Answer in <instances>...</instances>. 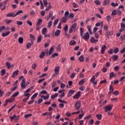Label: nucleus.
I'll return each mask as SVG.
<instances>
[{
    "label": "nucleus",
    "instance_id": "60",
    "mask_svg": "<svg viewBox=\"0 0 125 125\" xmlns=\"http://www.w3.org/2000/svg\"><path fill=\"white\" fill-rule=\"evenodd\" d=\"M32 46V45L31 44L30 42H28L27 43V44H26V47H27V48H31V47Z\"/></svg>",
    "mask_w": 125,
    "mask_h": 125
},
{
    "label": "nucleus",
    "instance_id": "43",
    "mask_svg": "<svg viewBox=\"0 0 125 125\" xmlns=\"http://www.w3.org/2000/svg\"><path fill=\"white\" fill-rule=\"evenodd\" d=\"M1 73V76H4L5 75V69H2L0 71Z\"/></svg>",
    "mask_w": 125,
    "mask_h": 125
},
{
    "label": "nucleus",
    "instance_id": "52",
    "mask_svg": "<svg viewBox=\"0 0 125 125\" xmlns=\"http://www.w3.org/2000/svg\"><path fill=\"white\" fill-rule=\"evenodd\" d=\"M42 101H43V100H42V98H40V99H39L37 103L38 104H41V103H42Z\"/></svg>",
    "mask_w": 125,
    "mask_h": 125
},
{
    "label": "nucleus",
    "instance_id": "46",
    "mask_svg": "<svg viewBox=\"0 0 125 125\" xmlns=\"http://www.w3.org/2000/svg\"><path fill=\"white\" fill-rule=\"evenodd\" d=\"M32 116H33V114H26L24 115V118L25 119H28V118H29V117H32Z\"/></svg>",
    "mask_w": 125,
    "mask_h": 125
},
{
    "label": "nucleus",
    "instance_id": "63",
    "mask_svg": "<svg viewBox=\"0 0 125 125\" xmlns=\"http://www.w3.org/2000/svg\"><path fill=\"white\" fill-rule=\"evenodd\" d=\"M69 16V12L68 11H66L64 13V17H68Z\"/></svg>",
    "mask_w": 125,
    "mask_h": 125
},
{
    "label": "nucleus",
    "instance_id": "31",
    "mask_svg": "<svg viewBox=\"0 0 125 125\" xmlns=\"http://www.w3.org/2000/svg\"><path fill=\"white\" fill-rule=\"evenodd\" d=\"M9 34H10V31H8L7 32H6L5 33H2V37H6V36H8V35H9Z\"/></svg>",
    "mask_w": 125,
    "mask_h": 125
},
{
    "label": "nucleus",
    "instance_id": "8",
    "mask_svg": "<svg viewBox=\"0 0 125 125\" xmlns=\"http://www.w3.org/2000/svg\"><path fill=\"white\" fill-rule=\"evenodd\" d=\"M49 17L51 18L52 21L55 19V17L53 16V11H51L50 12L49 14Z\"/></svg>",
    "mask_w": 125,
    "mask_h": 125
},
{
    "label": "nucleus",
    "instance_id": "3",
    "mask_svg": "<svg viewBox=\"0 0 125 125\" xmlns=\"http://www.w3.org/2000/svg\"><path fill=\"white\" fill-rule=\"evenodd\" d=\"M113 109L112 105H108L104 108L105 112H108V111H111Z\"/></svg>",
    "mask_w": 125,
    "mask_h": 125
},
{
    "label": "nucleus",
    "instance_id": "27",
    "mask_svg": "<svg viewBox=\"0 0 125 125\" xmlns=\"http://www.w3.org/2000/svg\"><path fill=\"white\" fill-rule=\"evenodd\" d=\"M109 93H113L114 92V88L113 87V86L112 85H110L109 86Z\"/></svg>",
    "mask_w": 125,
    "mask_h": 125
},
{
    "label": "nucleus",
    "instance_id": "61",
    "mask_svg": "<svg viewBox=\"0 0 125 125\" xmlns=\"http://www.w3.org/2000/svg\"><path fill=\"white\" fill-rule=\"evenodd\" d=\"M117 13L119 16H121V15H122V11H121L119 9H118L117 11Z\"/></svg>",
    "mask_w": 125,
    "mask_h": 125
},
{
    "label": "nucleus",
    "instance_id": "14",
    "mask_svg": "<svg viewBox=\"0 0 125 125\" xmlns=\"http://www.w3.org/2000/svg\"><path fill=\"white\" fill-rule=\"evenodd\" d=\"M90 42H92V43H96V42H98V40H95L94 37H92L91 38Z\"/></svg>",
    "mask_w": 125,
    "mask_h": 125
},
{
    "label": "nucleus",
    "instance_id": "55",
    "mask_svg": "<svg viewBox=\"0 0 125 125\" xmlns=\"http://www.w3.org/2000/svg\"><path fill=\"white\" fill-rule=\"evenodd\" d=\"M37 63L36 62H34L32 65V69H34V70L36 69V67H37Z\"/></svg>",
    "mask_w": 125,
    "mask_h": 125
},
{
    "label": "nucleus",
    "instance_id": "45",
    "mask_svg": "<svg viewBox=\"0 0 125 125\" xmlns=\"http://www.w3.org/2000/svg\"><path fill=\"white\" fill-rule=\"evenodd\" d=\"M96 117L98 120L102 119V115H101V114H97Z\"/></svg>",
    "mask_w": 125,
    "mask_h": 125
},
{
    "label": "nucleus",
    "instance_id": "23",
    "mask_svg": "<svg viewBox=\"0 0 125 125\" xmlns=\"http://www.w3.org/2000/svg\"><path fill=\"white\" fill-rule=\"evenodd\" d=\"M60 33H61V31H60L59 30H57L55 33V37H58V36H59L60 35Z\"/></svg>",
    "mask_w": 125,
    "mask_h": 125
},
{
    "label": "nucleus",
    "instance_id": "26",
    "mask_svg": "<svg viewBox=\"0 0 125 125\" xmlns=\"http://www.w3.org/2000/svg\"><path fill=\"white\" fill-rule=\"evenodd\" d=\"M85 81V79H82L79 83V85H82V84H83V83H84Z\"/></svg>",
    "mask_w": 125,
    "mask_h": 125
},
{
    "label": "nucleus",
    "instance_id": "28",
    "mask_svg": "<svg viewBox=\"0 0 125 125\" xmlns=\"http://www.w3.org/2000/svg\"><path fill=\"white\" fill-rule=\"evenodd\" d=\"M76 43H77V42H75V40H71L69 42V45H75V44H76Z\"/></svg>",
    "mask_w": 125,
    "mask_h": 125
},
{
    "label": "nucleus",
    "instance_id": "64",
    "mask_svg": "<svg viewBox=\"0 0 125 125\" xmlns=\"http://www.w3.org/2000/svg\"><path fill=\"white\" fill-rule=\"evenodd\" d=\"M125 47H124L122 50L120 51V53H125Z\"/></svg>",
    "mask_w": 125,
    "mask_h": 125
},
{
    "label": "nucleus",
    "instance_id": "30",
    "mask_svg": "<svg viewBox=\"0 0 125 125\" xmlns=\"http://www.w3.org/2000/svg\"><path fill=\"white\" fill-rule=\"evenodd\" d=\"M42 35H39L38 37L37 42H42Z\"/></svg>",
    "mask_w": 125,
    "mask_h": 125
},
{
    "label": "nucleus",
    "instance_id": "49",
    "mask_svg": "<svg viewBox=\"0 0 125 125\" xmlns=\"http://www.w3.org/2000/svg\"><path fill=\"white\" fill-rule=\"evenodd\" d=\"M16 115H14L13 116H10V119H11V122H12V121H13V120H14L15 119H16Z\"/></svg>",
    "mask_w": 125,
    "mask_h": 125
},
{
    "label": "nucleus",
    "instance_id": "35",
    "mask_svg": "<svg viewBox=\"0 0 125 125\" xmlns=\"http://www.w3.org/2000/svg\"><path fill=\"white\" fill-rule=\"evenodd\" d=\"M61 44H59L58 45V47H57V50L59 52H60L61 51Z\"/></svg>",
    "mask_w": 125,
    "mask_h": 125
},
{
    "label": "nucleus",
    "instance_id": "58",
    "mask_svg": "<svg viewBox=\"0 0 125 125\" xmlns=\"http://www.w3.org/2000/svg\"><path fill=\"white\" fill-rule=\"evenodd\" d=\"M26 23L30 26H33V23H32V21H27Z\"/></svg>",
    "mask_w": 125,
    "mask_h": 125
},
{
    "label": "nucleus",
    "instance_id": "44",
    "mask_svg": "<svg viewBox=\"0 0 125 125\" xmlns=\"http://www.w3.org/2000/svg\"><path fill=\"white\" fill-rule=\"evenodd\" d=\"M38 94H39V93H38L34 94L33 95V96L31 98V99H32L34 100V99H35V98H36V97H37V96H38Z\"/></svg>",
    "mask_w": 125,
    "mask_h": 125
},
{
    "label": "nucleus",
    "instance_id": "40",
    "mask_svg": "<svg viewBox=\"0 0 125 125\" xmlns=\"http://www.w3.org/2000/svg\"><path fill=\"white\" fill-rule=\"evenodd\" d=\"M58 96V93H56L54 94V95H52L51 96V99H55L56 97H57Z\"/></svg>",
    "mask_w": 125,
    "mask_h": 125
},
{
    "label": "nucleus",
    "instance_id": "56",
    "mask_svg": "<svg viewBox=\"0 0 125 125\" xmlns=\"http://www.w3.org/2000/svg\"><path fill=\"white\" fill-rule=\"evenodd\" d=\"M17 25H19V26H21L23 25V22L20 21H17Z\"/></svg>",
    "mask_w": 125,
    "mask_h": 125
},
{
    "label": "nucleus",
    "instance_id": "13",
    "mask_svg": "<svg viewBox=\"0 0 125 125\" xmlns=\"http://www.w3.org/2000/svg\"><path fill=\"white\" fill-rule=\"evenodd\" d=\"M18 73H19V70H16L13 73L12 76V78H15L16 76H18Z\"/></svg>",
    "mask_w": 125,
    "mask_h": 125
},
{
    "label": "nucleus",
    "instance_id": "47",
    "mask_svg": "<svg viewBox=\"0 0 125 125\" xmlns=\"http://www.w3.org/2000/svg\"><path fill=\"white\" fill-rule=\"evenodd\" d=\"M113 77H115V73L114 72H111L109 74L110 79H112Z\"/></svg>",
    "mask_w": 125,
    "mask_h": 125
},
{
    "label": "nucleus",
    "instance_id": "18",
    "mask_svg": "<svg viewBox=\"0 0 125 125\" xmlns=\"http://www.w3.org/2000/svg\"><path fill=\"white\" fill-rule=\"evenodd\" d=\"M18 42L19 43L22 44V43H23V42H24V39L22 37H20L18 39Z\"/></svg>",
    "mask_w": 125,
    "mask_h": 125
},
{
    "label": "nucleus",
    "instance_id": "38",
    "mask_svg": "<svg viewBox=\"0 0 125 125\" xmlns=\"http://www.w3.org/2000/svg\"><path fill=\"white\" fill-rule=\"evenodd\" d=\"M27 17H28V15H25L24 16L21 17L20 19L21 20H26Z\"/></svg>",
    "mask_w": 125,
    "mask_h": 125
},
{
    "label": "nucleus",
    "instance_id": "29",
    "mask_svg": "<svg viewBox=\"0 0 125 125\" xmlns=\"http://www.w3.org/2000/svg\"><path fill=\"white\" fill-rule=\"evenodd\" d=\"M79 60L80 62H83L84 61V58H83V56H81L79 58Z\"/></svg>",
    "mask_w": 125,
    "mask_h": 125
},
{
    "label": "nucleus",
    "instance_id": "34",
    "mask_svg": "<svg viewBox=\"0 0 125 125\" xmlns=\"http://www.w3.org/2000/svg\"><path fill=\"white\" fill-rule=\"evenodd\" d=\"M117 14H118V13H117L116 10H114L111 13L112 16H115V15H117Z\"/></svg>",
    "mask_w": 125,
    "mask_h": 125
},
{
    "label": "nucleus",
    "instance_id": "11",
    "mask_svg": "<svg viewBox=\"0 0 125 125\" xmlns=\"http://www.w3.org/2000/svg\"><path fill=\"white\" fill-rule=\"evenodd\" d=\"M74 92H75V90H70L67 94V97H71V96H72V94H73Z\"/></svg>",
    "mask_w": 125,
    "mask_h": 125
},
{
    "label": "nucleus",
    "instance_id": "4",
    "mask_svg": "<svg viewBox=\"0 0 125 125\" xmlns=\"http://www.w3.org/2000/svg\"><path fill=\"white\" fill-rule=\"evenodd\" d=\"M25 79H23L21 83V86L22 89H25V88H26V87L27 86L26 85V84H25Z\"/></svg>",
    "mask_w": 125,
    "mask_h": 125
},
{
    "label": "nucleus",
    "instance_id": "50",
    "mask_svg": "<svg viewBox=\"0 0 125 125\" xmlns=\"http://www.w3.org/2000/svg\"><path fill=\"white\" fill-rule=\"evenodd\" d=\"M58 101L59 102H61V103H65V104H67V102H66L65 101L62 100L60 99H58Z\"/></svg>",
    "mask_w": 125,
    "mask_h": 125
},
{
    "label": "nucleus",
    "instance_id": "20",
    "mask_svg": "<svg viewBox=\"0 0 125 125\" xmlns=\"http://www.w3.org/2000/svg\"><path fill=\"white\" fill-rule=\"evenodd\" d=\"M47 32V28H46V27H44L42 29V35H45Z\"/></svg>",
    "mask_w": 125,
    "mask_h": 125
},
{
    "label": "nucleus",
    "instance_id": "10",
    "mask_svg": "<svg viewBox=\"0 0 125 125\" xmlns=\"http://www.w3.org/2000/svg\"><path fill=\"white\" fill-rule=\"evenodd\" d=\"M7 17H15V13L11 12L6 15Z\"/></svg>",
    "mask_w": 125,
    "mask_h": 125
},
{
    "label": "nucleus",
    "instance_id": "21",
    "mask_svg": "<svg viewBox=\"0 0 125 125\" xmlns=\"http://www.w3.org/2000/svg\"><path fill=\"white\" fill-rule=\"evenodd\" d=\"M112 59H113V61H117L118 60V58H119V56L117 55H113L111 57Z\"/></svg>",
    "mask_w": 125,
    "mask_h": 125
},
{
    "label": "nucleus",
    "instance_id": "36",
    "mask_svg": "<svg viewBox=\"0 0 125 125\" xmlns=\"http://www.w3.org/2000/svg\"><path fill=\"white\" fill-rule=\"evenodd\" d=\"M95 3L96 5H100L101 4V1L99 0H96L95 1Z\"/></svg>",
    "mask_w": 125,
    "mask_h": 125
},
{
    "label": "nucleus",
    "instance_id": "57",
    "mask_svg": "<svg viewBox=\"0 0 125 125\" xmlns=\"http://www.w3.org/2000/svg\"><path fill=\"white\" fill-rule=\"evenodd\" d=\"M4 29H5V26H4L0 27V33H1V32L4 30Z\"/></svg>",
    "mask_w": 125,
    "mask_h": 125
},
{
    "label": "nucleus",
    "instance_id": "48",
    "mask_svg": "<svg viewBox=\"0 0 125 125\" xmlns=\"http://www.w3.org/2000/svg\"><path fill=\"white\" fill-rule=\"evenodd\" d=\"M43 2L44 3V6H45V7H47V4H48L47 0H43Z\"/></svg>",
    "mask_w": 125,
    "mask_h": 125
},
{
    "label": "nucleus",
    "instance_id": "42",
    "mask_svg": "<svg viewBox=\"0 0 125 125\" xmlns=\"http://www.w3.org/2000/svg\"><path fill=\"white\" fill-rule=\"evenodd\" d=\"M5 64L6 66L7 67L8 69H10L11 65H10V63L9 62H6Z\"/></svg>",
    "mask_w": 125,
    "mask_h": 125
},
{
    "label": "nucleus",
    "instance_id": "54",
    "mask_svg": "<svg viewBox=\"0 0 125 125\" xmlns=\"http://www.w3.org/2000/svg\"><path fill=\"white\" fill-rule=\"evenodd\" d=\"M7 101L8 102H10V103H12V102L14 101V99L10 98L8 100H7Z\"/></svg>",
    "mask_w": 125,
    "mask_h": 125
},
{
    "label": "nucleus",
    "instance_id": "16",
    "mask_svg": "<svg viewBox=\"0 0 125 125\" xmlns=\"http://www.w3.org/2000/svg\"><path fill=\"white\" fill-rule=\"evenodd\" d=\"M109 3H110V0H104L103 5H109Z\"/></svg>",
    "mask_w": 125,
    "mask_h": 125
},
{
    "label": "nucleus",
    "instance_id": "22",
    "mask_svg": "<svg viewBox=\"0 0 125 125\" xmlns=\"http://www.w3.org/2000/svg\"><path fill=\"white\" fill-rule=\"evenodd\" d=\"M41 98H43L44 100H47V99H48V98H49V95L48 94L46 96H44L43 95H42L41 96Z\"/></svg>",
    "mask_w": 125,
    "mask_h": 125
},
{
    "label": "nucleus",
    "instance_id": "25",
    "mask_svg": "<svg viewBox=\"0 0 125 125\" xmlns=\"http://www.w3.org/2000/svg\"><path fill=\"white\" fill-rule=\"evenodd\" d=\"M61 21L63 23H66V22H67V18L66 17H62Z\"/></svg>",
    "mask_w": 125,
    "mask_h": 125
},
{
    "label": "nucleus",
    "instance_id": "15",
    "mask_svg": "<svg viewBox=\"0 0 125 125\" xmlns=\"http://www.w3.org/2000/svg\"><path fill=\"white\" fill-rule=\"evenodd\" d=\"M42 23V19H39L37 23H36V26H40Z\"/></svg>",
    "mask_w": 125,
    "mask_h": 125
},
{
    "label": "nucleus",
    "instance_id": "62",
    "mask_svg": "<svg viewBox=\"0 0 125 125\" xmlns=\"http://www.w3.org/2000/svg\"><path fill=\"white\" fill-rule=\"evenodd\" d=\"M51 25H52V21H49L48 23V28H50V27H51Z\"/></svg>",
    "mask_w": 125,
    "mask_h": 125
},
{
    "label": "nucleus",
    "instance_id": "32",
    "mask_svg": "<svg viewBox=\"0 0 125 125\" xmlns=\"http://www.w3.org/2000/svg\"><path fill=\"white\" fill-rule=\"evenodd\" d=\"M21 13H23V11L22 10H19L17 12L16 14H15V16H17V15H19V14H21Z\"/></svg>",
    "mask_w": 125,
    "mask_h": 125
},
{
    "label": "nucleus",
    "instance_id": "37",
    "mask_svg": "<svg viewBox=\"0 0 125 125\" xmlns=\"http://www.w3.org/2000/svg\"><path fill=\"white\" fill-rule=\"evenodd\" d=\"M106 19L108 22H110V21H111L112 19V17H111L110 15H108L107 16H106Z\"/></svg>",
    "mask_w": 125,
    "mask_h": 125
},
{
    "label": "nucleus",
    "instance_id": "39",
    "mask_svg": "<svg viewBox=\"0 0 125 125\" xmlns=\"http://www.w3.org/2000/svg\"><path fill=\"white\" fill-rule=\"evenodd\" d=\"M119 48L118 47H115L114 49L113 52L115 54H117L118 52H119Z\"/></svg>",
    "mask_w": 125,
    "mask_h": 125
},
{
    "label": "nucleus",
    "instance_id": "2",
    "mask_svg": "<svg viewBox=\"0 0 125 125\" xmlns=\"http://www.w3.org/2000/svg\"><path fill=\"white\" fill-rule=\"evenodd\" d=\"M75 110H80L81 108V102L78 101H77L75 104Z\"/></svg>",
    "mask_w": 125,
    "mask_h": 125
},
{
    "label": "nucleus",
    "instance_id": "41",
    "mask_svg": "<svg viewBox=\"0 0 125 125\" xmlns=\"http://www.w3.org/2000/svg\"><path fill=\"white\" fill-rule=\"evenodd\" d=\"M55 56H58V53H54L53 55H52L51 56V57H50V58L51 59V58H54V57H55Z\"/></svg>",
    "mask_w": 125,
    "mask_h": 125
},
{
    "label": "nucleus",
    "instance_id": "59",
    "mask_svg": "<svg viewBox=\"0 0 125 125\" xmlns=\"http://www.w3.org/2000/svg\"><path fill=\"white\" fill-rule=\"evenodd\" d=\"M59 21V19H56L54 22V26H55V25H56Z\"/></svg>",
    "mask_w": 125,
    "mask_h": 125
},
{
    "label": "nucleus",
    "instance_id": "6",
    "mask_svg": "<svg viewBox=\"0 0 125 125\" xmlns=\"http://www.w3.org/2000/svg\"><path fill=\"white\" fill-rule=\"evenodd\" d=\"M81 96V91H78L76 94L73 96L74 99H79V97Z\"/></svg>",
    "mask_w": 125,
    "mask_h": 125
},
{
    "label": "nucleus",
    "instance_id": "12",
    "mask_svg": "<svg viewBox=\"0 0 125 125\" xmlns=\"http://www.w3.org/2000/svg\"><path fill=\"white\" fill-rule=\"evenodd\" d=\"M60 67L59 66H57L55 68L54 72L56 75H58L59 74V70Z\"/></svg>",
    "mask_w": 125,
    "mask_h": 125
},
{
    "label": "nucleus",
    "instance_id": "17",
    "mask_svg": "<svg viewBox=\"0 0 125 125\" xmlns=\"http://www.w3.org/2000/svg\"><path fill=\"white\" fill-rule=\"evenodd\" d=\"M44 55H45V52H41L40 55H39V58L42 59V58L44 57Z\"/></svg>",
    "mask_w": 125,
    "mask_h": 125
},
{
    "label": "nucleus",
    "instance_id": "7",
    "mask_svg": "<svg viewBox=\"0 0 125 125\" xmlns=\"http://www.w3.org/2000/svg\"><path fill=\"white\" fill-rule=\"evenodd\" d=\"M95 81V76L93 75L92 77V78L91 79L90 82L91 83H93L94 84H97V81Z\"/></svg>",
    "mask_w": 125,
    "mask_h": 125
},
{
    "label": "nucleus",
    "instance_id": "9",
    "mask_svg": "<svg viewBox=\"0 0 125 125\" xmlns=\"http://www.w3.org/2000/svg\"><path fill=\"white\" fill-rule=\"evenodd\" d=\"M106 48H107V47L105 45H103L102 47V49L101 50V53L102 54H104L105 52V50H106Z\"/></svg>",
    "mask_w": 125,
    "mask_h": 125
},
{
    "label": "nucleus",
    "instance_id": "53",
    "mask_svg": "<svg viewBox=\"0 0 125 125\" xmlns=\"http://www.w3.org/2000/svg\"><path fill=\"white\" fill-rule=\"evenodd\" d=\"M19 94V92L17 91L14 93V94L12 95V97H15L16 96H17Z\"/></svg>",
    "mask_w": 125,
    "mask_h": 125
},
{
    "label": "nucleus",
    "instance_id": "1",
    "mask_svg": "<svg viewBox=\"0 0 125 125\" xmlns=\"http://www.w3.org/2000/svg\"><path fill=\"white\" fill-rule=\"evenodd\" d=\"M77 28V23H73L69 29V34H71L73 32V31L75 30Z\"/></svg>",
    "mask_w": 125,
    "mask_h": 125
},
{
    "label": "nucleus",
    "instance_id": "5",
    "mask_svg": "<svg viewBox=\"0 0 125 125\" xmlns=\"http://www.w3.org/2000/svg\"><path fill=\"white\" fill-rule=\"evenodd\" d=\"M82 37L83 39H84V40H89V33H88V32H86L84 34V35H83Z\"/></svg>",
    "mask_w": 125,
    "mask_h": 125
},
{
    "label": "nucleus",
    "instance_id": "24",
    "mask_svg": "<svg viewBox=\"0 0 125 125\" xmlns=\"http://www.w3.org/2000/svg\"><path fill=\"white\" fill-rule=\"evenodd\" d=\"M52 115V113L51 112H45L44 113H43L42 114V116H50V117H51Z\"/></svg>",
    "mask_w": 125,
    "mask_h": 125
},
{
    "label": "nucleus",
    "instance_id": "33",
    "mask_svg": "<svg viewBox=\"0 0 125 125\" xmlns=\"http://www.w3.org/2000/svg\"><path fill=\"white\" fill-rule=\"evenodd\" d=\"M80 36L81 37H83V28L82 27H80Z\"/></svg>",
    "mask_w": 125,
    "mask_h": 125
},
{
    "label": "nucleus",
    "instance_id": "51",
    "mask_svg": "<svg viewBox=\"0 0 125 125\" xmlns=\"http://www.w3.org/2000/svg\"><path fill=\"white\" fill-rule=\"evenodd\" d=\"M121 29H123L124 30H125V23H124V22H122L121 23Z\"/></svg>",
    "mask_w": 125,
    "mask_h": 125
},
{
    "label": "nucleus",
    "instance_id": "19",
    "mask_svg": "<svg viewBox=\"0 0 125 125\" xmlns=\"http://www.w3.org/2000/svg\"><path fill=\"white\" fill-rule=\"evenodd\" d=\"M54 52V48L53 47H51L49 51V55H51L52 53Z\"/></svg>",
    "mask_w": 125,
    "mask_h": 125
}]
</instances>
